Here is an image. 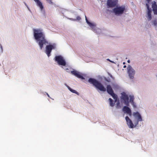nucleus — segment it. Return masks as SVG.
I'll return each instance as SVG.
<instances>
[{
  "label": "nucleus",
  "mask_w": 157,
  "mask_h": 157,
  "mask_svg": "<svg viewBox=\"0 0 157 157\" xmlns=\"http://www.w3.org/2000/svg\"><path fill=\"white\" fill-rule=\"evenodd\" d=\"M34 36L35 39L38 42V43L40 49L43 47V45L48 44V42L45 38V36L40 29H33Z\"/></svg>",
  "instance_id": "f257e3e1"
},
{
  "label": "nucleus",
  "mask_w": 157,
  "mask_h": 157,
  "mask_svg": "<svg viewBox=\"0 0 157 157\" xmlns=\"http://www.w3.org/2000/svg\"><path fill=\"white\" fill-rule=\"evenodd\" d=\"M88 82L92 84L98 90L103 92L106 91L105 88L99 81L94 78H90L88 80Z\"/></svg>",
  "instance_id": "f03ea898"
},
{
  "label": "nucleus",
  "mask_w": 157,
  "mask_h": 157,
  "mask_svg": "<svg viewBox=\"0 0 157 157\" xmlns=\"http://www.w3.org/2000/svg\"><path fill=\"white\" fill-rule=\"evenodd\" d=\"M125 10V6L124 5L116 6L113 10V12L117 16H121Z\"/></svg>",
  "instance_id": "7ed1b4c3"
},
{
  "label": "nucleus",
  "mask_w": 157,
  "mask_h": 157,
  "mask_svg": "<svg viewBox=\"0 0 157 157\" xmlns=\"http://www.w3.org/2000/svg\"><path fill=\"white\" fill-rule=\"evenodd\" d=\"M86 22L91 28V29L97 34H99L101 32V30L96 27V25L95 23H92L89 22V20H86Z\"/></svg>",
  "instance_id": "20e7f679"
},
{
  "label": "nucleus",
  "mask_w": 157,
  "mask_h": 157,
  "mask_svg": "<svg viewBox=\"0 0 157 157\" xmlns=\"http://www.w3.org/2000/svg\"><path fill=\"white\" fill-rule=\"evenodd\" d=\"M106 90L107 93L110 94L115 100V101L116 102L117 100V95L115 94L113 92L112 88L110 85H107L106 86Z\"/></svg>",
  "instance_id": "39448f33"
},
{
  "label": "nucleus",
  "mask_w": 157,
  "mask_h": 157,
  "mask_svg": "<svg viewBox=\"0 0 157 157\" xmlns=\"http://www.w3.org/2000/svg\"><path fill=\"white\" fill-rule=\"evenodd\" d=\"M121 98L123 100L124 104L127 106L129 105V102L128 101L129 98L128 95L124 92H123L121 93Z\"/></svg>",
  "instance_id": "423d86ee"
},
{
  "label": "nucleus",
  "mask_w": 157,
  "mask_h": 157,
  "mask_svg": "<svg viewBox=\"0 0 157 157\" xmlns=\"http://www.w3.org/2000/svg\"><path fill=\"white\" fill-rule=\"evenodd\" d=\"M56 46V45L55 44L46 46V53L48 57H49L50 56V53L52 50L55 49Z\"/></svg>",
  "instance_id": "0eeeda50"
},
{
  "label": "nucleus",
  "mask_w": 157,
  "mask_h": 157,
  "mask_svg": "<svg viewBox=\"0 0 157 157\" xmlns=\"http://www.w3.org/2000/svg\"><path fill=\"white\" fill-rule=\"evenodd\" d=\"M118 0H107V5L108 7L112 8L117 6Z\"/></svg>",
  "instance_id": "6e6552de"
},
{
  "label": "nucleus",
  "mask_w": 157,
  "mask_h": 157,
  "mask_svg": "<svg viewBox=\"0 0 157 157\" xmlns=\"http://www.w3.org/2000/svg\"><path fill=\"white\" fill-rule=\"evenodd\" d=\"M55 60L57 61L59 65L64 66L66 63L63 58L61 56H57L55 57Z\"/></svg>",
  "instance_id": "1a4fd4ad"
},
{
  "label": "nucleus",
  "mask_w": 157,
  "mask_h": 157,
  "mask_svg": "<svg viewBox=\"0 0 157 157\" xmlns=\"http://www.w3.org/2000/svg\"><path fill=\"white\" fill-rule=\"evenodd\" d=\"M128 72L130 78L132 79L135 74V70L132 68L131 66L129 65L127 68Z\"/></svg>",
  "instance_id": "9d476101"
},
{
  "label": "nucleus",
  "mask_w": 157,
  "mask_h": 157,
  "mask_svg": "<svg viewBox=\"0 0 157 157\" xmlns=\"http://www.w3.org/2000/svg\"><path fill=\"white\" fill-rule=\"evenodd\" d=\"M125 120L126 121L127 124L129 126V128H133L134 126L133 124L128 117L126 116L125 117Z\"/></svg>",
  "instance_id": "9b49d317"
},
{
  "label": "nucleus",
  "mask_w": 157,
  "mask_h": 157,
  "mask_svg": "<svg viewBox=\"0 0 157 157\" xmlns=\"http://www.w3.org/2000/svg\"><path fill=\"white\" fill-rule=\"evenodd\" d=\"M123 111L125 113L128 114L129 115L131 116L132 114L131 110L128 106H124L123 108Z\"/></svg>",
  "instance_id": "f8f14e48"
},
{
  "label": "nucleus",
  "mask_w": 157,
  "mask_h": 157,
  "mask_svg": "<svg viewBox=\"0 0 157 157\" xmlns=\"http://www.w3.org/2000/svg\"><path fill=\"white\" fill-rule=\"evenodd\" d=\"M71 73L79 78L82 79H84V78L79 74V72L76 71H71Z\"/></svg>",
  "instance_id": "ddd939ff"
},
{
  "label": "nucleus",
  "mask_w": 157,
  "mask_h": 157,
  "mask_svg": "<svg viewBox=\"0 0 157 157\" xmlns=\"http://www.w3.org/2000/svg\"><path fill=\"white\" fill-rule=\"evenodd\" d=\"M133 114L135 117L137 118L138 122L139 121H142L141 117L139 112H134L133 113Z\"/></svg>",
  "instance_id": "4468645a"
},
{
  "label": "nucleus",
  "mask_w": 157,
  "mask_h": 157,
  "mask_svg": "<svg viewBox=\"0 0 157 157\" xmlns=\"http://www.w3.org/2000/svg\"><path fill=\"white\" fill-rule=\"evenodd\" d=\"M36 2V5L40 9L41 11H42L44 9V6L40 0H34Z\"/></svg>",
  "instance_id": "2eb2a0df"
},
{
  "label": "nucleus",
  "mask_w": 157,
  "mask_h": 157,
  "mask_svg": "<svg viewBox=\"0 0 157 157\" xmlns=\"http://www.w3.org/2000/svg\"><path fill=\"white\" fill-rule=\"evenodd\" d=\"M152 10L154 12V14L157 15V5L156 2H154V3L152 4Z\"/></svg>",
  "instance_id": "dca6fc26"
},
{
  "label": "nucleus",
  "mask_w": 157,
  "mask_h": 157,
  "mask_svg": "<svg viewBox=\"0 0 157 157\" xmlns=\"http://www.w3.org/2000/svg\"><path fill=\"white\" fill-rule=\"evenodd\" d=\"M130 98L129 102H130L133 105L134 107H136V106L134 104V97L133 96L130 95L129 96Z\"/></svg>",
  "instance_id": "f3484780"
},
{
  "label": "nucleus",
  "mask_w": 157,
  "mask_h": 157,
  "mask_svg": "<svg viewBox=\"0 0 157 157\" xmlns=\"http://www.w3.org/2000/svg\"><path fill=\"white\" fill-rule=\"evenodd\" d=\"M151 9H150L147 10V15L148 18V20H151Z\"/></svg>",
  "instance_id": "a211bd4d"
},
{
  "label": "nucleus",
  "mask_w": 157,
  "mask_h": 157,
  "mask_svg": "<svg viewBox=\"0 0 157 157\" xmlns=\"http://www.w3.org/2000/svg\"><path fill=\"white\" fill-rule=\"evenodd\" d=\"M68 89L70 90V91H71V92L75 93L77 94L78 95H79V93L77 92L75 90H73L69 86L67 85L66 86Z\"/></svg>",
  "instance_id": "6ab92c4d"
},
{
  "label": "nucleus",
  "mask_w": 157,
  "mask_h": 157,
  "mask_svg": "<svg viewBox=\"0 0 157 157\" xmlns=\"http://www.w3.org/2000/svg\"><path fill=\"white\" fill-rule=\"evenodd\" d=\"M109 104L110 106L111 107L113 106L114 105L115 103L114 102L113 100L111 98H109Z\"/></svg>",
  "instance_id": "aec40b11"
},
{
  "label": "nucleus",
  "mask_w": 157,
  "mask_h": 157,
  "mask_svg": "<svg viewBox=\"0 0 157 157\" xmlns=\"http://www.w3.org/2000/svg\"><path fill=\"white\" fill-rule=\"evenodd\" d=\"M24 4H25V6H26V7H27V8H28V10L30 12H31V11L30 9L29 8V7H28V6L27 5V4L25 3V2H24Z\"/></svg>",
  "instance_id": "412c9836"
},
{
  "label": "nucleus",
  "mask_w": 157,
  "mask_h": 157,
  "mask_svg": "<svg viewBox=\"0 0 157 157\" xmlns=\"http://www.w3.org/2000/svg\"><path fill=\"white\" fill-rule=\"evenodd\" d=\"M50 4H52L53 2L52 1V0H46Z\"/></svg>",
  "instance_id": "4be33fe9"
},
{
  "label": "nucleus",
  "mask_w": 157,
  "mask_h": 157,
  "mask_svg": "<svg viewBox=\"0 0 157 157\" xmlns=\"http://www.w3.org/2000/svg\"><path fill=\"white\" fill-rule=\"evenodd\" d=\"M153 24H154V25L155 26H157V22L156 21V20H154L153 22Z\"/></svg>",
  "instance_id": "5701e85b"
},
{
  "label": "nucleus",
  "mask_w": 157,
  "mask_h": 157,
  "mask_svg": "<svg viewBox=\"0 0 157 157\" xmlns=\"http://www.w3.org/2000/svg\"><path fill=\"white\" fill-rule=\"evenodd\" d=\"M146 6H147V10L150 9H151L150 8V7H149V5L148 4L146 3Z\"/></svg>",
  "instance_id": "b1692460"
},
{
  "label": "nucleus",
  "mask_w": 157,
  "mask_h": 157,
  "mask_svg": "<svg viewBox=\"0 0 157 157\" xmlns=\"http://www.w3.org/2000/svg\"><path fill=\"white\" fill-rule=\"evenodd\" d=\"M81 18L80 17L77 16V17L76 20H81Z\"/></svg>",
  "instance_id": "393cba45"
},
{
  "label": "nucleus",
  "mask_w": 157,
  "mask_h": 157,
  "mask_svg": "<svg viewBox=\"0 0 157 157\" xmlns=\"http://www.w3.org/2000/svg\"><path fill=\"white\" fill-rule=\"evenodd\" d=\"M151 0H146L148 2H149L151 1Z\"/></svg>",
  "instance_id": "a878e982"
},
{
  "label": "nucleus",
  "mask_w": 157,
  "mask_h": 157,
  "mask_svg": "<svg viewBox=\"0 0 157 157\" xmlns=\"http://www.w3.org/2000/svg\"><path fill=\"white\" fill-rule=\"evenodd\" d=\"M85 20H88L87 17H86V16L85 15Z\"/></svg>",
  "instance_id": "bb28decb"
},
{
  "label": "nucleus",
  "mask_w": 157,
  "mask_h": 157,
  "mask_svg": "<svg viewBox=\"0 0 157 157\" xmlns=\"http://www.w3.org/2000/svg\"><path fill=\"white\" fill-rule=\"evenodd\" d=\"M47 94L48 97H50L49 95L47 93Z\"/></svg>",
  "instance_id": "cd10ccee"
},
{
  "label": "nucleus",
  "mask_w": 157,
  "mask_h": 157,
  "mask_svg": "<svg viewBox=\"0 0 157 157\" xmlns=\"http://www.w3.org/2000/svg\"><path fill=\"white\" fill-rule=\"evenodd\" d=\"M126 65H124V67H124V68H126Z\"/></svg>",
  "instance_id": "c85d7f7f"
},
{
  "label": "nucleus",
  "mask_w": 157,
  "mask_h": 157,
  "mask_svg": "<svg viewBox=\"0 0 157 157\" xmlns=\"http://www.w3.org/2000/svg\"><path fill=\"white\" fill-rule=\"evenodd\" d=\"M128 63H129L130 62V61L129 60H128Z\"/></svg>",
  "instance_id": "c756f323"
},
{
  "label": "nucleus",
  "mask_w": 157,
  "mask_h": 157,
  "mask_svg": "<svg viewBox=\"0 0 157 157\" xmlns=\"http://www.w3.org/2000/svg\"><path fill=\"white\" fill-rule=\"evenodd\" d=\"M1 48L2 49V46L1 45Z\"/></svg>",
  "instance_id": "7c9ffc66"
},
{
  "label": "nucleus",
  "mask_w": 157,
  "mask_h": 157,
  "mask_svg": "<svg viewBox=\"0 0 157 157\" xmlns=\"http://www.w3.org/2000/svg\"><path fill=\"white\" fill-rule=\"evenodd\" d=\"M70 20H74V19H73L71 18V19H70Z\"/></svg>",
  "instance_id": "2f4dec72"
},
{
  "label": "nucleus",
  "mask_w": 157,
  "mask_h": 157,
  "mask_svg": "<svg viewBox=\"0 0 157 157\" xmlns=\"http://www.w3.org/2000/svg\"><path fill=\"white\" fill-rule=\"evenodd\" d=\"M123 64H125V62H123Z\"/></svg>",
  "instance_id": "473e14b6"
},
{
  "label": "nucleus",
  "mask_w": 157,
  "mask_h": 157,
  "mask_svg": "<svg viewBox=\"0 0 157 157\" xmlns=\"http://www.w3.org/2000/svg\"><path fill=\"white\" fill-rule=\"evenodd\" d=\"M108 60H109V61H110V60H109V59H108Z\"/></svg>",
  "instance_id": "72a5a7b5"
}]
</instances>
